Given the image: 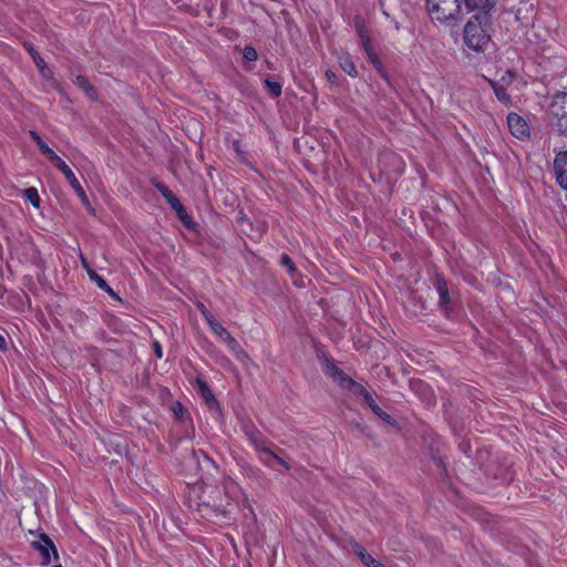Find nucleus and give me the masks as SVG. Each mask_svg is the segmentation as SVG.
I'll list each match as a JSON object with an SVG mask.
<instances>
[{"label":"nucleus","mask_w":567,"mask_h":567,"mask_svg":"<svg viewBox=\"0 0 567 567\" xmlns=\"http://www.w3.org/2000/svg\"><path fill=\"white\" fill-rule=\"evenodd\" d=\"M31 546L35 548V542H31Z\"/></svg>","instance_id":"c03bdc74"},{"label":"nucleus","mask_w":567,"mask_h":567,"mask_svg":"<svg viewBox=\"0 0 567 567\" xmlns=\"http://www.w3.org/2000/svg\"><path fill=\"white\" fill-rule=\"evenodd\" d=\"M280 265L282 267H286L289 274L292 275L293 272H296L295 264L288 255H286V254L281 255Z\"/></svg>","instance_id":"a878e982"},{"label":"nucleus","mask_w":567,"mask_h":567,"mask_svg":"<svg viewBox=\"0 0 567 567\" xmlns=\"http://www.w3.org/2000/svg\"><path fill=\"white\" fill-rule=\"evenodd\" d=\"M81 262H82L83 268H85L87 272H89V270H92V269L89 267V262H87V260H86L83 256H81Z\"/></svg>","instance_id":"ea45409f"},{"label":"nucleus","mask_w":567,"mask_h":567,"mask_svg":"<svg viewBox=\"0 0 567 567\" xmlns=\"http://www.w3.org/2000/svg\"><path fill=\"white\" fill-rule=\"evenodd\" d=\"M375 415H378L381 420H383L384 422L392 426L396 425L395 420L389 413L384 412L382 409Z\"/></svg>","instance_id":"c756f323"},{"label":"nucleus","mask_w":567,"mask_h":567,"mask_svg":"<svg viewBox=\"0 0 567 567\" xmlns=\"http://www.w3.org/2000/svg\"><path fill=\"white\" fill-rule=\"evenodd\" d=\"M38 70L41 76L49 82L50 87H56L58 83L53 78V72L45 65L44 60L38 55Z\"/></svg>","instance_id":"2eb2a0df"},{"label":"nucleus","mask_w":567,"mask_h":567,"mask_svg":"<svg viewBox=\"0 0 567 567\" xmlns=\"http://www.w3.org/2000/svg\"><path fill=\"white\" fill-rule=\"evenodd\" d=\"M172 411L175 414L176 417L183 419L185 409L179 402H175L172 406Z\"/></svg>","instance_id":"473e14b6"},{"label":"nucleus","mask_w":567,"mask_h":567,"mask_svg":"<svg viewBox=\"0 0 567 567\" xmlns=\"http://www.w3.org/2000/svg\"><path fill=\"white\" fill-rule=\"evenodd\" d=\"M243 56L248 62H254L258 59V53L255 48L247 45L244 48Z\"/></svg>","instance_id":"393cba45"},{"label":"nucleus","mask_w":567,"mask_h":567,"mask_svg":"<svg viewBox=\"0 0 567 567\" xmlns=\"http://www.w3.org/2000/svg\"><path fill=\"white\" fill-rule=\"evenodd\" d=\"M25 48H27L28 52L30 53L31 58L35 61L37 50L31 44H29V45L25 44Z\"/></svg>","instance_id":"58836bf2"},{"label":"nucleus","mask_w":567,"mask_h":567,"mask_svg":"<svg viewBox=\"0 0 567 567\" xmlns=\"http://www.w3.org/2000/svg\"><path fill=\"white\" fill-rule=\"evenodd\" d=\"M7 337L8 334H0V350L2 352L8 350Z\"/></svg>","instance_id":"e433bc0d"},{"label":"nucleus","mask_w":567,"mask_h":567,"mask_svg":"<svg viewBox=\"0 0 567 567\" xmlns=\"http://www.w3.org/2000/svg\"><path fill=\"white\" fill-rule=\"evenodd\" d=\"M548 116L556 132L567 137V92H558L551 97Z\"/></svg>","instance_id":"f03ea898"},{"label":"nucleus","mask_w":567,"mask_h":567,"mask_svg":"<svg viewBox=\"0 0 567 567\" xmlns=\"http://www.w3.org/2000/svg\"><path fill=\"white\" fill-rule=\"evenodd\" d=\"M340 68L343 72L349 74L352 78H355L358 75L357 68L353 63V61L349 56H342L339 59Z\"/></svg>","instance_id":"aec40b11"},{"label":"nucleus","mask_w":567,"mask_h":567,"mask_svg":"<svg viewBox=\"0 0 567 567\" xmlns=\"http://www.w3.org/2000/svg\"><path fill=\"white\" fill-rule=\"evenodd\" d=\"M213 332L219 337L228 347V349L236 354L238 359L248 358L247 353L240 347L239 342L223 327L216 319L208 323Z\"/></svg>","instance_id":"39448f33"},{"label":"nucleus","mask_w":567,"mask_h":567,"mask_svg":"<svg viewBox=\"0 0 567 567\" xmlns=\"http://www.w3.org/2000/svg\"><path fill=\"white\" fill-rule=\"evenodd\" d=\"M38 150L41 152L43 156L58 169L61 172L65 171L69 166L51 148L47 143H44L40 136H38Z\"/></svg>","instance_id":"9d476101"},{"label":"nucleus","mask_w":567,"mask_h":567,"mask_svg":"<svg viewBox=\"0 0 567 567\" xmlns=\"http://www.w3.org/2000/svg\"><path fill=\"white\" fill-rule=\"evenodd\" d=\"M38 560L41 567H62L61 557L52 538L38 530Z\"/></svg>","instance_id":"20e7f679"},{"label":"nucleus","mask_w":567,"mask_h":567,"mask_svg":"<svg viewBox=\"0 0 567 567\" xmlns=\"http://www.w3.org/2000/svg\"><path fill=\"white\" fill-rule=\"evenodd\" d=\"M197 307H198L200 313L203 315V317L205 318L207 323H209L213 320H215L213 313L202 302H198Z\"/></svg>","instance_id":"c85d7f7f"},{"label":"nucleus","mask_w":567,"mask_h":567,"mask_svg":"<svg viewBox=\"0 0 567 567\" xmlns=\"http://www.w3.org/2000/svg\"><path fill=\"white\" fill-rule=\"evenodd\" d=\"M355 554L359 556L361 563L367 567H375L378 565V560H375L364 548L358 547Z\"/></svg>","instance_id":"412c9836"},{"label":"nucleus","mask_w":567,"mask_h":567,"mask_svg":"<svg viewBox=\"0 0 567 567\" xmlns=\"http://www.w3.org/2000/svg\"><path fill=\"white\" fill-rule=\"evenodd\" d=\"M155 188L162 194V196L166 199L169 206L178 214L182 221L185 223L183 214H185V209L181 204L179 199L174 195V193L165 186L163 183L156 181L153 183Z\"/></svg>","instance_id":"6e6552de"},{"label":"nucleus","mask_w":567,"mask_h":567,"mask_svg":"<svg viewBox=\"0 0 567 567\" xmlns=\"http://www.w3.org/2000/svg\"><path fill=\"white\" fill-rule=\"evenodd\" d=\"M24 196L32 206L35 207V187H29L23 190Z\"/></svg>","instance_id":"2f4dec72"},{"label":"nucleus","mask_w":567,"mask_h":567,"mask_svg":"<svg viewBox=\"0 0 567 567\" xmlns=\"http://www.w3.org/2000/svg\"><path fill=\"white\" fill-rule=\"evenodd\" d=\"M89 277L92 281H94L100 289H102L112 297L118 298L117 295L113 291V289L104 280V278L97 275L94 270H89Z\"/></svg>","instance_id":"f3484780"},{"label":"nucleus","mask_w":567,"mask_h":567,"mask_svg":"<svg viewBox=\"0 0 567 567\" xmlns=\"http://www.w3.org/2000/svg\"><path fill=\"white\" fill-rule=\"evenodd\" d=\"M360 40L363 45V49L372 47L369 35H362V38H360Z\"/></svg>","instance_id":"4c0bfd02"},{"label":"nucleus","mask_w":567,"mask_h":567,"mask_svg":"<svg viewBox=\"0 0 567 567\" xmlns=\"http://www.w3.org/2000/svg\"><path fill=\"white\" fill-rule=\"evenodd\" d=\"M364 51H365L370 62L375 66V69H378L381 72L382 65H381V62H380L375 51L373 50V48L369 47V48L364 49Z\"/></svg>","instance_id":"b1692460"},{"label":"nucleus","mask_w":567,"mask_h":567,"mask_svg":"<svg viewBox=\"0 0 567 567\" xmlns=\"http://www.w3.org/2000/svg\"><path fill=\"white\" fill-rule=\"evenodd\" d=\"M19 306H17L19 309L23 310L24 309V306L25 303H28V306H30V298L25 295H23V297H19Z\"/></svg>","instance_id":"c9c22d12"},{"label":"nucleus","mask_w":567,"mask_h":567,"mask_svg":"<svg viewBox=\"0 0 567 567\" xmlns=\"http://www.w3.org/2000/svg\"><path fill=\"white\" fill-rule=\"evenodd\" d=\"M353 21L358 35L360 38H362V35H368L363 19L360 16H355Z\"/></svg>","instance_id":"bb28decb"},{"label":"nucleus","mask_w":567,"mask_h":567,"mask_svg":"<svg viewBox=\"0 0 567 567\" xmlns=\"http://www.w3.org/2000/svg\"><path fill=\"white\" fill-rule=\"evenodd\" d=\"M74 83L81 90L84 91V93L86 94L87 97H90L91 100H95L96 99V91H95V89L89 83V81L84 76L78 75L75 78Z\"/></svg>","instance_id":"a211bd4d"},{"label":"nucleus","mask_w":567,"mask_h":567,"mask_svg":"<svg viewBox=\"0 0 567 567\" xmlns=\"http://www.w3.org/2000/svg\"><path fill=\"white\" fill-rule=\"evenodd\" d=\"M265 87L271 94L274 97H278L281 95V83L278 81L266 79L265 80Z\"/></svg>","instance_id":"4be33fe9"},{"label":"nucleus","mask_w":567,"mask_h":567,"mask_svg":"<svg viewBox=\"0 0 567 567\" xmlns=\"http://www.w3.org/2000/svg\"><path fill=\"white\" fill-rule=\"evenodd\" d=\"M363 402L372 410L374 414L379 413L381 410L371 393L363 400Z\"/></svg>","instance_id":"cd10ccee"},{"label":"nucleus","mask_w":567,"mask_h":567,"mask_svg":"<svg viewBox=\"0 0 567 567\" xmlns=\"http://www.w3.org/2000/svg\"><path fill=\"white\" fill-rule=\"evenodd\" d=\"M268 453H269L268 455L272 456V460L275 462H277L279 465L285 467L286 470L290 468V465L284 458H281L279 455H277L275 452H272L270 447L268 449Z\"/></svg>","instance_id":"7c9ffc66"},{"label":"nucleus","mask_w":567,"mask_h":567,"mask_svg":"<svg viewBox=\"0 0 567 567\" xmlns=\"http://www.w3.org/2000/svg\"><path fill=\"white\" fill-rule=\"evenodd\" d=\"M554 174L558 185L567 190V151L556 154L554 159Z\"/></svg>","instance_id":"0eeeda50"},{"label":"nucleus","mask_w":567,"mask_h":567,"mask_svg":"<svg viewBox=\"0 0 567 567\" xmlns=\"http://www.w3.org/2000/svg\"><path fill=\"white\" fill-rule=\"evenodd\" d=\"M343 389L351 391L357 396H361L362 400H364L370 394V392L362 384L355 382L352 378Z\"/></svg>","instance_id":"6ab92c4d"},{"label":"nucleus","mask_w":567,"mask_h":567,"mask_svg":"<svg viewBox=\"0 0 567 567\" xmlns=\"http://www.w3.org/2000/svg\"><path fill=\"white\" fill-rule=\"evenodd\" d=\"M324 373L331 378L341 388H344L350 382L351 377L347 375L341 369H339L333 361L326 360L323 368Z\"/></svg>","instance_id":"9b49d317"},{"label":"nucleus","mask_w":567,"mask_h":567,"mask_svg":"<svg viewBox=\"0 0 567 567\" xmlns=\"http://www.w3.org/2000/svg\"><path fill=\"white\" fill-rule=\"evenodd\" d=\"M507 125L511 133L517 138H524L529 135V127L526 121L516 113L507 115Z\"/></svg>","instance_id":"1a4fd4ad"},{"label":"nucleus","mask_w":567,"mask_h":567,"mask_svg":"<svg viewBox=\"0 0 567 567\" xmlns=\"http://www.w3.org/2000/svg\"><path fill=\"white\" fill-rule=\"evenodd\" d=\"M375 567H385V566L381 563H378V565Z\"/></svg>","instance_id":"37998d69"},{"label":"nucleus","mask_w":567,"mask_h":567,"mask_svg":"<svg viewBox=\"0 0 567 567\" xmlns=\"http://www.w3.org/2000/svg\"><path fill=\"white\" fill-rule=\"evenodd\" d=\"M327 78L331 82H334L336 79H337L336 74L333 72H331V71H327Z\"/></svg>","instance_id":"a19ab883"},{"label":"nucleus","mask_w":567,"mask_h":567,"mask_svg":"<svg viewBox=\"0 0 567 567\" xmlns=\"http://www.w3.org/2000/svg\"><path fill=\"white\" fill-rule=\"evenodd\" d=\"M246 434L249 437V441L251 442L256 451H262L264 453L269 454V443L257 430H246Z\"/></svg>","instance_id":"4468645a"},{"label":"nucleus","mask_w":567,"mask_h":567,"mask_svg":"<svg viewBox=\"0 0 567 567\" xmlns=\"http://www.w3.org/2000/svg\"><path fill=\"white\" fill-rule=\"evenodd\" d=\"M198 386H199L200 394H202L203 399L206 401V403L210 408H218V402L215 399L209 386L206 384V382L198 380Z\"/></svg>","instance_id":"dca6fc26"},{"label":"nucleus","mask_w":567,"mask_h":567,"mask_svg":"<svg viewBox=\"0 0 567 567\" xmlns=\"http://www.w3.org/2000/svg\"><path fill=\"white\" fill-rule=\"evenodd\" d=\"M62 173L65 176V178L68 179V182L70 183V185L72 186V188L74 189V192L76 193V195L80 197L82 204L84 206H86L87 208H90L89 198H87L83 187L81 186L80 182L78 181L74 173L72 172V169L70 167H68Z\"/></svg>","instance_id":"f8f14e48"},{"label":"nucleus","mask_w":567,"mask_h":567,"mask_svg":"<svg viewBox=\"0 0 567 567\" xmlns=\"http://www.w3.org/2000/svg\"><path fill=\"white\" fill-rule=\"evenodd\" d=\"M29 134H30L31 138H32L33 141H35V136H37L35 131H34V130H30V131H29Z\"/></svg>","instance_id":"79ce46f5"},{"label":"nucleus","mask_w":567,"mask_h":567,"mask_svg":"<svg viewBox=\"0 0 567 567\" xmlns=\"http://www.w3.org/2000/svg\"><path fill=\"white\" fill-rule=\"evenodd\" d=\"M491 24L489 14L475 13L464 27L463 41L465 47L477 53L484 52L491 40Z\"/></svg>","instance_id":"f257e3e1"},{"label":"nucleus","mask_w":567,"mask_h":567,"mask_svg":"<svg viewBox=\"0 0 567 567\" xmlns=\"http://www.w3.org/2000/svg\"><path fill=\"white\" fill-rule=\"evenodd\" d=\"M491 84L493 86L495 95L501 102L508 103L511 101V97L507 94L506 89L502 84L497 82H491Z\"/></svg>","instance_id":"5701e85b"},{"label":"nucleus","mask_w":567,"mask_h":567,"mask_svg":"<svg viewBox=\"0 0 567 567\" xmlns=\"http://www.w3.org/2000/svg\"><path fill=\"white\" fill-rule=\"evenodd\" d=\"M426 10L433 21L447 22L457 18L461 3L460 0H426Z\"/></svg>","instance_id":"7ed1b4c3"},{"label":"nucleus","mask_w":567,"mask_h":567,"mask_svg":"<svg viewBox=\"0 0 567 567\" xmlns=\"http://www.w3.org/2000/svg\"><path fill=\"white\" fill-rule=\"evenodd\" d=\"M435 289L439 295V307L445 317H450L453 312V300L450 296L447 282L441 276L436 277Z\"/></svg>","instance_id":"423d86ee"},{"label":"nucleus","mask_w":567,"mask_h":567,"mask_svg":"<svg viewBox=\"0 0 567 567\" xmlns=\"http://www.w3.org/2000/svg\"><path fill=\"white\" fill-rule=\"evenodd\" d=\"M153 350H154V353H155L156 358L157 359H162L163 350H162V346L159 344L158 341H154L153 342Z\"/></svg>","instance_id":"f704fd0d"},{"label":"nucleus","mask_w":567,"mask_h":567,"mask_svg":"<svg viewBox=\"0 0 567 567\" xmlns=\"http://www.w3.org/2000/svg\"><path fill=\"white\" fill-rule=\"evenodd\" d=\"M256 452L258 453L260 461H261L265 465H267V466H269V467L274 468V465H272V463H271V462L274 461V460H272V456L267 455V454H266V453H264L262 451H256Z\"/></svg>","instance_id":"72a5a7b5"},{"label":"nucleus","mask_w":567,"mask_h":567,"mask_svg":"<svg viewBox=\"0 0 567 567\" xmlns=\"http://www.w3.org/2000/svg\"><path fill=\"white\" fill-rule=\"evenodd\" d=\"M467 12L476 11V13L489 14V11L494 8L493 0H463Z\"/></svg>","instance_id":"ddd939ff"}]
</instances>
